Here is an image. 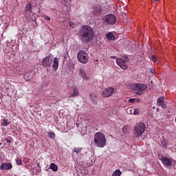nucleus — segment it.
I'll list each match as a JSON object with an SVG mask.
<instances>
[{"mask_svg":"<svg viewBox=\"0 0 176 176\" xmlns=\"http://www.w3.org/2000/svg\"><path fill=\"white\" fill-rule=\"evenodd\" d=\"M154 1H159V0H154Z\"/></svg>","mask_w":176,"mask_h":176,"instance_id":"nucleus-38","label":"nucleus"},{"mask_svg":"<svg viewBox=\"0 0 176 176\" xmlns=\"http://www.w3.org/2000/svg\"><path fill=\"white\" fill-rule=\"evenodd\" d=\"M106 38L108 41H115V36L112 33L107 34Z\"/></svg>","mask_w":176,"mask_h":176,"instance_id":"nucleus-20","label":"nucleus"},{"mask_svg":"<svg viewBox=\"0 0 176 176\" xmlns=\"http://www.w3.org/2000/svg\"><path fill=\"white\" fill-rule=\"evenodd\" d=\"M15 162H16V164H18V166H21L23 164V161L21 160V158H20V157H17L15 160Z\"/></svg>","mask_w":176,"mask_h":176,"instance_id":"nucleus-24","label":"nucleus"},{"mask_svg":"<svg viewBox=\"0 0 176 176\" xmlns=\"http://www.w3.org/2000/svg\"><path fill=\"white\" fill-rule=\"evenodd\" d=\"M26 12H28V10H31V3H28L25 7Z\"/></svg>","mask_w":176,"mask_h":176,"instance_id":"nucleus-30","label":"nucleus"},{"mask_svg":"<svg viewBox=\"0 0 176 176\" xmlns=\"http://www.w3.org/2000/svg\"><path fill=\"white\" fill-rule=\"evenodd\" d=\"M116 63L122 69H127L129 68V65L127 63H129V58L122 57L116 58Z\"/></svg>","mask_w":176,"mask_h":176,"instance_id":"nucleus-5","label":"nucleus"},{"mask_svg":"<svg viewBox=\"0 0 176 176\" xmlns=\"http://www.w3.org/2000/svg\"><path fill=\"white\" fill-rule=\"evenodd\" d=\"M115 93V89L112 87H107L102 92L101 96L107 98L111 97Z\"/></svg>","mask_w":176,"mask_h":176,"instance_id":"nucleus-8","label":"nucleus"},{"mask_svg":"<svg viewBox=\"0 0 176 176\" xmlns=\"http://www.w3.org/2000/svg\"><path fill=\"white\" fill-rule=\"evenodd\" d=\"M6 142H8V143L12 142V141L10 140V138H6Z\"/></svg>","mask_w":176,"mask_h":176,"instance_id":"nucleus-32","label":"nucleus"},{"mask_svg":"<svg viewBox=\"0 0 176 176\" xmlns=\"http://www.w3.org/2000/svg\"><path fill=\"white\" fill-rule=\"evenodd\" d=\"M47 135L49 136L50 138H52V140L55 138L56 137V134L54 132H48Z\"/></svg>","mask_w":176,"mask_h":176,"instance_id":"nucleus-25","label":"nucleus"},{"mask_svg":"<svg viewBox=\"0 0 176 176\" xmlns=\"http://www.w3.org/2000/svg\"><path fill=\"white\" fill-rule=\"evenodd\" d=\"M161 144H162V146H164V148H167L168 142H167V141L165 139H164L161 142Z\"/></svg>","mask_w":176,"mask_h":176,"instance_id":"nucleus-26","label":"nucleus"},{"mask_svg":"<svg viewBox=\"0 0 176 176\" xmlns=\"http://www.w3.org/2000/svg\"><path fill=\"white\" fill-rule=\"evenodd\" d=\"M89 98L93 104H97V94H91Z\"/></svg>","mask_w":176,"mask_h":176,"instance_id":"nucleus-17","label":"nucleus"},{"mask_svg":"<svg viewBox=\"0 0 176 176\" xmlns=\"http://www.w3.org/2000/svg\"><path fill=\"white\" fill-rule=\"evenodd\" d=\"M45 20H47V21H50V16H45Z\"/></svg>","mask_w":176,"mask_h":176,"instance_id":"nucleus-33","label":"nucleus"},{"mask_svg":"<svg viewBox=\"0 0 176 176\" xmlns=\"http://www.w3.org/2000/svg\"><path fill=\"white\" fill-rule=\"evenodd\" d=\"M103 20L105 21L106 24L113 25V24L116 23V16L112 14H107L103 18Z\"/></svg>","mask_w":176,"mask_h":176,"instance_id":"nucleus-7","label":"nucleus"},{"mask_svg":"<svg viewBox=\"0 0 176 176\" xmlns=\"http://www.w3.org/2000/svg\"><path fill=\"white\" fill-rule=\"evenodd\" d=\"M50 168H51V170H52V171H57V170H58V167L54 163H52L50 164Z\"/></svg>","mask_w":176,"mask_h":176,"instance_id":"nucleus-21","label":"nucleus"},{"mask_svg":"<svg viewBox=\"0 0 176 176\" xmlns=\"http://www.w3.org/2000/svg\"><path fill=\"white\" fill-rule=\"evenodd\" d=\"M10 124V122L6 119L3 120V122L1 123V126L3 127H6V126H9Z\"/></svg>","mask_w":176,"mask_h":176,"instance_id":"nucleus-22","label":"nucleus"},{"mask_svg":"<svg viewBox=\"0 0 176 176\" xmlns=\"http://www.w3.org/2000/svg\"><path fill=\"white\" fill-rule=\"evenodd\" d=\"M135 101L139 102L140 100L136 99V98H131V99L129 100V102H130V103L135 102Z\"/></svg>","mask_w":176,"mask_h":176,"instance_id":"nucleus-28","label":"nucleus"},{"mask_svg":"<svg viewBox=\"0 0 176 176\" xmlns=\"http://www.w3.org/2000/svg\"><path fill=\"white\" fill-rule=\"evenodd\" d=\"M150 72H151V74H155V69H150Z\"/></svg>","mask_w":176,"mask_h":176,"instance_id":"nucleus-34","label":"nucleus"},{"mask_svg":"<svg viewBox=\"0 0 176 176\" xmlns=\"http://www.w3.org/2000/svg\"><path fill=\"white\" fill-rule=\"evenodd\" d=\"M120 175H122V172L119 169L116 170L112 174V176H120Z\"/></svg>","mask_w":176,"mask_h":176,"instance_id":"nucleus-23","label":"nucleus"},{"mask_svg":"<svg viewBox=\"0 0 176 176\" xmlns=\"http://www.w3.org/2000/svg\"><path fill=\"white\" fill-rule=\"evenodd\" d=\"M53 60L50 58V56L45 57L42 61V65L43 67H50L52 65Z\"/></svg>","mask_w":176,"mask_h":176,"instance_id":"nucleus-10","label":"nucleus"},{"mask_svg":"<svg viewBox=\"0 0 176 176\" xmlns=\"http://www.w3.org/2000/svg\"><path fill=\"white\" fill-rule=\"evenodd\" d=\"M164 97H160L157 99V105H159L160 107H162V108H163V109H166V108H167V106L166 105V104H164Z\"/></svg>","mask_w":176,"mask_h":176,"instance_id":"nucleus-13","label":"nucleus"},{"mask_svg":"<svg viewBox=\"0 0 176 176\" xmlns=\"http://www.w3.org/2000/svg\"><path fill=\"white\" fill-rule=\"evenodd\" d=\"M69 27H72V28H75V24H74L73 22H72V21L69 22Z\"/></svg>","mask_w":176,"mask_h":176,"instance_id":"nucleus-31","label":"nucleus"},{"mask_svg":"<svg viewBox=\"0 0 176 176\" xmlns=\"http://www.w3.org/2000/svg\"><path fill=\"white\" fill-rule=\"evenodd\" d=\"M130 129H131V126L130 125H125L122 127V133L124 134H127V133H129V131H130Z\"/></svg>","mask_w":176,"mask_h":176,"instance_id":"nucleus-19","label":"nucleus"},{"mask_svg":"<svg viewBox=\"0 0 176 176\" xmlns=\"http://www.w3.org/2000/svg\"><path fill=\"white\" fill-rule=\"evenodd\" d=\"M12 167H13V166L10 163L4 162V163L1 164L0 168L3 171H5L6 170H12Z\"/></svg>","mask_w":176,"mask_h":176,"instance_id":"nucleus-11","label":"nucleus"},{"mask_svg":"<svg viewBox=\"0 0 176 176\" xmlns=\"http://www.w3.org/2000/svg\"><path fill=\"white\" fill-rule=\"evenodd\" d=\"M151 58L153 63H156V61H157V58H156V56L155 55H152Z\"/></svg>","mask_w":176,"mask_h":176,"instance_id":"nucleus-29","label":"nucleus"},{"mask_svg":"<svg viewBox=\"0 0 176 176\" xmlns=\"http://www.w3.org/2000/svg\"><path fill=\"white\" fill-rule=\"evenodd\" d=\"M145 124L143 122H138L135 124L133 130V135L136 138H141V140H144L145 138L142 134L145 133Z\"/></svg>","mask_w":176,"mask_h":176,"instance_id":"nucleus-3","label":"nucleus"},{"mask_svg":"<svg viewBox=\"0 0 176 176\" xmlns=\"http://www.w3.org/2000/svg\"><path fill=\"white\" fill-rule=\"evenodd\" d=\"M81 151H82V149L80 148H74V152H75V153H77V155H79V153H80Z\"/></svg>","mask_w":176,"mask_h":176,"instance_id":"nucleus-27","label":"nucleus"},{"mask_svg":"<svg viewBox=\"0 0 176 176\" xmlns=\"http://www.w3.org/2000/svg\"><path fill=\"white\" fill-rule=\"evenodd\" d=\"M94 144L98 148H104L107 145L105 135L101 132H97L94 136Z\"/></svg>","mask_w":176,"mask_h":176,"instance_id":"nucleus-2","label":"nucleus"},{"mask_svg":"<svg viewBox=\"0 0 176 176\" xmlns=\"http://www.w3.org/2000/svg\"><path fill=\"white\" fill-rule=\"evenodd\" d=\"M129 111H132V112H129V115H140V109H138L129 107Z\"/></svg>","mask_w":176,"mask_h":176,"instance_id":"nucleus-15","label":"nucleus"},{"mask_svg":"<svg viewBox=\"0 0 176 176\" xmlns=\"http://www.w3.org/2000/svg\"><path fill=\"white\" fill-rule=\"evenodd\" d=\"M78 35L82 43H87L94 38V31L89 25H83L78 31Z\"/></svg>","mask_w":176,"mask_h":176,"instance_id":"nucleus-1","label":"nucleus"},{"mask_svg":"<svg viewBox=\"0 0 176 176\" xmlns=\"http://www.w3.org/2000/svg\"><path fill=\"white\" fill-rule=\"evenodd\" d=\"M79 96V89L77 87H74L73 88V93L71 97H73L75 98V97H78Z\"/></svg>","mask_w":176,"mask_h":176,"instance_id":"nucleus-18","label":"nucleus"},{"mask_svg":"<svg viewBox=\"0 0 176 176\" xmlns=\"http://www.w3.org/2000/svg\"><path fill=\"white\" fill-rule=\"evenodd\" d=\"M38 167H39V163L37 164Z\"/></svg>","mask_w":176,"mask_h":176,"instance_id":"nucleus-37","label":"nucleus"},{"mask_svg":"<svg viewBox=\"0 0 176 176\" xmlns=\"http://www.w3.org/2000/svg\"><path fill=\"white\" fill-rule=\"evenodd\" d=\"M78 74H79V76H81L84 80H89V77L87 76V74H86L85 69L80 68Z\"/></svg>","mask_w":176,"mask_h":176,"instance_id":"nucleus-12","label":"nucleus"},{"mask_svg":"<svg viewBox=\"0 0 176 176\" xmlns=\"http://www.w3.org/2000/svg\"><path fill=\"white\" fill-rule=\"evenodd\" d=\"M133 89L137 91L136 94H138V96H141L142 91H145V90L148 89V86L145 84H135Z\"/></svg>","mask_w":176,"mask_h":176,"instance_id":"nucleus-6","label":"nucleus"},{"mask_svg":"<svg viewBox=\"0 0 176 176\" xmlns=\"http://www.w3.org/2000/svg\"><path fill=\"white\" fill-rule=\"evenodd\" d=\"M159 159L161 160L162 164H164V166H166V167H170V166L173 164V160L168 157H163L161 155Z\"/></svg>","mask_w":176,"mask_h":176,"instance_id":"nucleus-9","label":"nucleus"},{"mask_svg":"<svg viewBox=\"0 0 176 176\" xmlns=\"http://www.w3.org/2000/svg\"><path fill=\"white\" fill-rule=\"evenodd\" d=\"M110 58H116V56H111Z\"/></svg>","mask_w":176,"mask_h":176,"instance_id":"nucleus-36","label":"nucleus"},{"mask_svg":"<svg viewBox=\"0 0 176 176\" xmlns=\"http://www.w3.org/2000/svg\"><path fill=\"white\" fill-rule=\"evenodd\" d=\"M126 112H127V113H129L130 115V112H133V111H129V108H128L126 110Z\"/></svg>","mask_w":176,"mask_h":176,"instance_id":"nucleus-35","label":"nucleus"},{"mask_svg":"<svg viewBox=\"0 0 176 176\" xmlns=\"http://www.w3.org/2000/svg\"><path fill=\"white\" fill-rule=\"evenodd\" d=\"M32 78H34V75H32V73H31V72L26 73L24 75V79L27 82H30V80H31V79H32Z\"/></svg>","mask_w":176,"mask_h":176,"instance_id":"nucleus-16","label":"nucleus"},{"mask_svg":"<svg viewBox=\"0 0 176 176\" xmlns=\"http://www.w3.org/2000/svg\"><path fill=\"white\" fill-rule=\"evenodd\" d=\"M77 59L81 64H87L89 63V54L83 50H80L77 54Z\"/></svg>","mask_w":176,"mask_h":176,"instance_id":"nucleus-4","label":"nucleus"},{"mask_svg":"<svg viewBox=\"0 0 176 176\" xmlns=\"http://www.w3.org/2000/svg\"><path fill=\"white\" fill-rule=\"evenodd\" d=\"M58 58H54L52 68L54 69V71H57L58 69Z\"/></svg>","mask_w":176,"mask_h":176,"instance_id":"nucleus-14","label":"nucleus"}]
</instances>
